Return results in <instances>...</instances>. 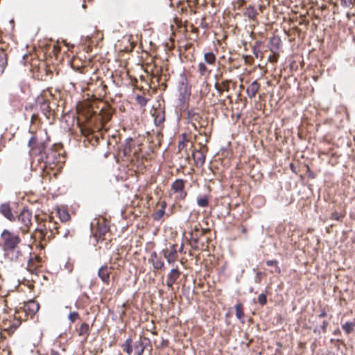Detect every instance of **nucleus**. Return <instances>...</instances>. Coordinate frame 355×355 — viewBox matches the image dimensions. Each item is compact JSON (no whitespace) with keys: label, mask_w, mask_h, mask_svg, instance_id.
Instances as JSON below:
<instances>
[{"label":"nucleus","mask_w":355,"mask_h":355,"mask_svg":"<svg viewBox=\"0 0 355 355\" xmlns=\"http://www.w3.org/2000/svg\"><path fill=\"white\" fill-rule=\"evenodd\" d=\"M28 146L30 148L29 154L32 158L31 166L35 167L43 172L49 173V169L53 170L62 167L65 162L63 155L62 145L55 144L51 148L47 149L50 142V137L46 129L38 128L31 132Z\"/></svg>","instance_id":"nucleus-1"},{"label":"nucleus","mask_w":355,"mask_h":355,"mask_svg":"<svg viewBox=\"0 0 355 355\" xmlns=\"http://www.w3.org/2000/svg\"><path fill=\"white\" fill-rule=\"evenodd\" d=\"M113 111L112 108L105 103L99 110H94L92 107L85 108L80 111V117L84 118L85 125L80 127V130L84 137L87 140L93 138V134L95 130H99L108 122L112 116Z\"/></svg>","instance_id":"nucleus-2"},{"label":"nucleus","mask_w":355,"mask_h":355,"mask_svg":"<svg viewBox=\"0 0 355 355\" xmlns=\"http://www.w3.org/2000/svg\"><path fill=\"white\" fill-rule=\"evenodd\" d=\"M35 220L37 227L31 234V239L35 242H39L42 248L53 239L56 234H61L63 237H66L67 232L61 231L62 225L58 224L54 221L53 217L44 214L42 216L35 215Z\"/></svg>","instance_id":"nucleus-3"},{"label":"nucleus","mask_w":355,"mask_h":355,"mask_svg":"<svg viewBox=\"0 0 355 355\" xmlns=\"http://www.w3.org/2000/svg\"><path fill=\"white\" fill-rule=\"evenodd\" d=\"M39 309L40 304L35 300H29L24 303L23 306L15 309L12 318L3 320V331L8 332L9 335L12 334L23 321L33 318Z\"/></svg>","instance_id":"nucleus-4"},{"label":"nucleus","mask_w":355,"mask_h":355,"mask_svg":"<svg viewBox=\"0 0 355 355\" xmlns=\"http://www.w3.org/2000/svg\"><path fill=\"white\" fill-rule=\"evenodd\" d=\"M1 239L2 249L8 259L15 262H21L24 260V255L19 248V244L21 241L19 235L4 230L1 234Z\"/></svg>","instance_id":"nucleus-5"},{"label":"nucleus","mask_w":355,"mask_h":355,"mask_svg":"<svg viewBox=\"0 0 355 355\" xmlns=\"http://www.w3.org/2000/svg\"><path fill=\"white\" fill-rule=\"evenodd\" d=\"M52 98L51 92L44 90L35 100V104H28L25 106L24 116H27L29 111H37L38 108L41 110L42 113L51 123L55 119V111L51 106L50 98Z\"/></svg>","instance_id":"nucleus-6"},{"label":"nucleus","mask_w":355,"mask_h":355,"mask_svg":"<svg viewBox=\"0 0 355 355\" xmlns=\"http://www.w3.org/2000/svg\"><path fill=\"white\" fill-rule=\"evenodd\" d=\"M189 243L190 246L193 250H204L208 246L205 243L208 241L209 239L205 237V234L210 232L209 229L202 228L200 223H195L194 224L190 225L189 227Z\"/></svg>","instance_id":"nucleus-7"},{"label":"nucleus","mask_w":355,"mask_h":355,"mask_svg":"<svg viewBox=\"0 0 355 355\" xmlns=\"http://www.w3.org/2000/svg\"><path fill=\"white\" fill-rule=\"evenodd\" d=\"M123 155L128 161L135 165L139 164L144 157L141 153V144L132 139L126 140L123 149Z\"/></svg>","instance_id":"nucleus-8"},{"label":"nucleus","mask_w":355,"mask_h":355,"mask_svg":"<svg viewBox=\"0 0 355 355\" xmlns=\"http://www.w3.org/2000/svg\"><path fill=\"white\" fill-rule=\"evenodd\" d=\"M216 62L217 58L215 53L211 51L204 53L203 60L197 65V72L200 77L207 80L212 73V68L216 67Z\"/></svg>","instance_id":"nucleus-9"},{"label":"nucleus","mask_w":355,"mask_h":355,"mask_svg":"<svg viewBox=\"0 0 355 355\" xmlns=\"http://www.w3.org/2000/svg\"><path fill=\"white\" fill-rule=\"evenodd\" d=\"M187 181L183 179H176L171 185L170 193L174 195L176 201L185 200L187 196V191L185 189Z\"/></svg>","instance_id":"nucleus-10"},{"label":"nucleus","mask_w":355,"mask_h":355,"mask_svg":"<svg viewBox=\"0 0 355 355\" xmlns=\"http://www.w3.org/2000/svg\"><path fill=\"white\" fill-rule=\"evenodd\" d=\"M32 212L26 208H23L17 216V221L20 223L19 229L22 234H25L29 232L32 226Z\"/></svg>","instance_id":"nucleus-11"},{"label":"nucleus","mask_w":355,"mask_h":355,"mask_svg":"<svg viewBox=\"0 0 355 355\" xmlns=\"http://www.w3.org/2000/svg\"><path fill=\"white\" fill-rule=\"evenodd\" d=\"M109 232L108 222L105 218H102L97 222L94 236L98 242L103 241L107 239L106 236L109 234Z\"/></svg>","instance_id":"nucleus-12"},{"label":"nucleus","mask_w":355,"mask_h":355,"mask_svg":"<svg viewBox=\"0 0 355 355\" xmlns=\"http://www.w3.org/2000/svg\"><path fill=\"white\" fill-rule=\"evenodd\" d=\"M177 248V244H173L170 245L169 248H166L162 250L161 254L166 259L168 264L173 265L178 260V256Z\"/></svg>","instance_id":"nucleus-13"},{"label":"nucleus","mask_w":355,"mask_h":355,"mask_svg":"<svg viewBox=\"0 0 355 355\" xmlns=\"http://www.w3.org/2000/svg\"><path fill=\"white\" fill-rule=\"evenodd\" d=\"M162 254H157L156 252H152L148 259V262L150 263L155 270H164L165 269V264Z\"/></svg>","instance_id":"nucleus-14"},{"label":"nucleus","mask_w":355,"mask_h":355,"mask_svg":"<svg viewBox=\"0 0 355 355\" xmlns=\"http://www.w3.org/2000/svg\"><path fill=\"white\" fill-rule=\"evenodd\" d=\"M42 259L40 257L34 254L28 260L27 270L32 274H37V270L42 266Z\"/></svg>","instance_id":"nucleus-15"},{"label":"nucleus","mask_w":355,"mask_h":355,"mask_svg":"<svg viewBox=\"0 0 355 355\" xmlns=\"http://www.w3.org/2000/svg\"><path fill=\"white\" fill-rule=\"evenodd\" d=\"M207 150V147L204 146H202L200 149L195 150L193 153L192 156L195 162V165L197 167L202 166L203 164H205Z\"/></svg>","instance_id":"nucleus-16"},{"label":"nucleus","mask_w":355,"mask_h":355,"mask_svg":"<svg viewBox=\"0 0 355 355\" xmlns=\"http://www.w3.org/2000/svg\"><path fill=\"white\" fill-rule=\"evenodd\" d=\"M8 44L0 43V72H4L8 65Z\"/></svg>","instance_id":"nucleus-17"},{"label":"nucleus","mask_w":355,"mask_h":355,"mask_svg":"<svg viewBox=\"0 0 355 355\" xmlns=\"http://www.w3.org/2000/svg\"><path fill=\"white\" fill-rule=\"evenodd\" d=\"M112 270V267H109L107 265H103L99 268L98 271V276L103 284L107 285L110 284Z\"/></svg>","instance_id":"nucleus-18"},{"label":"nucleus","mask_w":355,"mask_h":355,"mask_svg":"<svg viewBox=\"0 0 355 355\" xmlns=\"http://www.w3.org/2000/svg\"><path fill=\"white\" fill-rule=\"evenodd\" d=\"M233 85L235 87L236 83L232 80H224L221 83L216 82L214 87L218 93L221 95L224 92H228L230 89V86Z\"/></svg>","instance_id":"nucleus-19"},{"label":"nucleus","mask_w":355,"mask_h":355,"mask_svg":"<svg viewBox=\"0 0 355 355\" xmlns=\"http://www.w3.org/2000/svg\"><path fill=\"white\" fill-rule=\"evenodd\" d=\"M0 214L9 221L13 222L16 220L9 202L2 203L0 205Z\"/></svg>","instance_id":"nucleus-20"},{"label":"nucleus","mask_w":355,"mask_h":355,"mask_svg":"<svg viewBox=\"0 0 355 355\" xmlns=\"http://www.w3.org/2000/svg\"><path fill=\"white\" fill-rule=\"evenodd\" d=\"M180 275L181 272L179 270L178 267L171 270L166 279V286L168 288H173V284L176 282Z\"/></svg>","instance_id":"nucleus-21"},{"label":"nucleus","mask_w":355,"mask_h":355,"mask_svg":"<svg viewBox=\"0 0 355 355\" xmlns=\"http://www.w3.org/2000/svg\"><path fill=\"white\" fill-rule=\"evenodd\" d=\"M156 126H161L165 121V112L162 109H155L152 113Z\"/></svg>","instance_id":"nucleus-22"},{"label":"nucleus","mask_w":355,"mask_h":355,"mask_svg":"<svg viewBox=\"0 0 355 355\" xmlns=\"http://www.w3.org/2000/svg\"><path fill=\"white\" fill-rule=\"evenodd\" d=\"M92 329V326L88 323L83 322L80 324V327L77 329L78 334L80 337L83 338L84 341H87Z\"/></svg>","instance_id":"nucleus-23"},{"label":"nucleus","mask_w":355,"mask_h":355,"mask_svg":"<svg viewBox=\"0 0 355 355\" xmlns=\"http://www.w3.org/2000/svg\"><path fill=\"white\" fill-rule=\"evenodd\" d=\"M260 84L257 81H253L248 87L246 89V92L248 94V96L250 98H253L257 95V92H259L260 89Z\"/></svg>","instance_id":"nucleus-24"},{"label":"nucleus","mask_w":355,"mask_h":355,"mask_svg":"<svg viewBox=\"0 0 355 355\" xmlns=\"http://www.w3.org/2000/svg\"><path fill=\"white\" fill-rule=\"evenodd\" d=\"M188 119L191 122L193 126L196 130L198 129L196 123H198L200 127L203 126V125L200 123V120L202 119V117L198 113L195 112L193 110H189L188 112Z\"/></svg>","instance_id":"nucleus-25"},{"label":"nucleus","mask_w":355,"mask_h":355,"mask_svg":"<svg viewBox=\"0 0 355 355\" xmlns=\"http://www.w3.org/2000/svg\"><path fill=\"white\" fill-rule=\"evenodd\" d=\"M160 209L155 211L153 214V218L155 220H159L165 214V209L166 207V202L162 201L159 202Z\"/></svg>","instance_id":"nucleus-26"},{"label":"nucleus","mask_w":355,"mask_h":355,"mask_svg":"<svg viewBox=\"0 0 355 355\" xmlns=\"http://www.w3.org/2000/svg\"><path fill=\"white\" fill-rule=\"evenodd\" d=\"M234 309L236 311V318L241 322H244L245 313H244V307L243 304L241 302H239L235 304Z\"/></svg>","instance_id":"nucleus-27"},{"label":"nucleus","mask_w":355,"mask_h":355,"mask_svg":"<svg viewBox=\"0 0 355 355\" xmlns=\"http://www.w3.org/2000/svg\"><path fill=\"white\" fill-rule=\"evenodd\" d=\"M29 114H31V123L32 125H40L41 124V119L39 116L37 111H29L27 116H25V117L27 118Z\"/></svg>","instance_id":"nucleus-28"},{"label":"nucleus","mask_w":355,"mask_h":355,"mask_svg":"<svg viewBox=\"0 0 355 355\" xmlns=\"http://www.w3.org/2000/svg\"><path fill=\"white\" fill-rule=\"evenodd\" d=\"M132 347L135 351L134 355H142L145 349V347L141 338L134 343Z\"/></svg>","instance_id":"nucleus-29"},{"label":"nucleus","mask_w":355,"mask_h":355,"mask_svg":"<svg viewBox=\"0 0 355 355\" xmlns=\"http://www.w3.org/2000/svg\"><path fill=\"white\" fill-rule=\"evenodd\" d=\"M258 12L254 6H249L244 12V15L250 19L255 20Z\"/></svg>","instance_id":"nucleus-30"},{"label":"nucleus","mask_w":355,"mask_h":355,"mask_svg":"<svg viewBox=\"0 0 355 355\" xmlns=\"http://www.w3.org/2000/svg\"><path fill=\"white\" fill-rule=\"evenodd\" d=\"M282 41L281 39L277 36H274L270 38V50L271 51H274L275 50H278L281 46Z\"/></svg>","instance_id":"nucleus-31"},{"label":"nucleus","mask_w":355,"mask_h":355,"mask_svg":"<svg viewBox=\"0 0 355 355\" xmlns=\"http://www.w3.org/2000/svg\"><path fill=\"white\" fill-rule=\"evenodd\" d=\"M121 347L125 352L130 355L133 352L132 339L131 338H127L124 343L122 344Z\"/></svg>","instance_id":"nucleus-32"},{"label":"nucleus","mask_w":355,"mask_h":355,"mask_svg":"<svg viewBox=\"0 0 355 355\" xmlns=\"http://www.w3.org/2000/svg\"><path fill=\"white\" fill-rule=\"evenodd\" d=\"M266 265L268 266H271L274 268L273 270H270V273H277L280 274L281 273V268L278 266V261L277 260H268L266 262Z\"/></svg>","instance_id":"nucleus-33"},{"label":"nucleus","mask_w":355,"mask_h":355,"mask_svg":"<svg viewBox=\"0 0 355 355\" xmlns=\"http://www.w3.org/2000/svg\"><path fill=\"white\" fill-rule=\"evenodd\" d=\"M197 204L200 207H207L209 204V198L208 196L198 197L197 198Z\"/></svg>","instance_id":"nucleus-34"},{"label":"nucleus","mask_w":355,"mask_h":355,"mask_svg":"<svg viewBox=\"0 0 355 355\" xmlns=\"http://www.w3.org/2000/svg\"><path fill=\"white\" fill-rule=\"evenodd\" d=\"M355 323L352 322H347L342 325V329L349 334L354 331Z\"/></svg>","instance_id":"nucleus-35"},{"label":"nucleus","mask_w":355,"mask_h":355,"mask_svg":"<svg viewBox=\"0 0 355 355\" xmlns=\"http://www.w3.org/2000/svg\"><path fill=\"white\" fill-rule=\"evenodd\" d=\"M58 214L59 216L60 219L62 221V223L63 222L67 221L70 218L69 213L65 210L59 209L58 211Z\"/></svg>","instance_id":"nucleus-36"},{"label":"nucleus","mask_w":355,"mask_h":355,"mask_svg":"<svg viewBox=\"0 0 355 355\" xmlns=\"http://www.w3.org/2000/svg\"><path fill=\"white\" fill-rule=\"evenodd\" d=\"M344 217H345L344 214L335 211L331 213L330 219L342 221Z\"/></svg>","instance_id":"nucleus-37"},{"label":"nucleus","mask_w":355,"mask_h":355,"mask_svg":"<svg viewBox=\"0 0 355 355\" xmlns=\"http://www.w3.org/2000/svg\"><path fill=\"white\" fill-rule=\"evenodd\" d=\"M136 101L137 103L141 106H145L147 103V99L141 95H137L136 97Z\"/></svg>","instance_id":"nucleus-38"},{"label":"nucleus","mask_w":355,"mask_h":355,"mask_svg":"<svg viewBox=\"0 0 355 355\" xmlns=\"http://www.w3.org/2000/svg\"><path fill=\"white\" fill-rule=\"evenodd\" d=\"M80 315L78 312L73 311L69 314L68 318L71 322H74L76 320L79 319Z\"/></svg>","instance_id":"nucleus-39"},{"label":"nucleus","mask_w":355,"mask_h":355,"mask_svg":"<svg viewBox=\"0 0 355 355\" xmlns=\"http://www.w3.org/2000/svg\"><path fill=\"white\" fill-rule=\"evenodd\" d=\"M340 4L343 7L349 8L354 6V1L353 0H340Z\"/></svg>","instance_id":"nucleus-40"},{"label":"nucleus","mask_w":355,"mask_h":355,"mask_svg":"<svg viewBox=\"0 0 355 355\" xmlns=\"http://www.w3.org/2000/svg\"><path fill=\"white\" fill-rule=\"evenodd\" d=\"M258 302L261 305L263 306L267 303V297L266 294L261 293L258 297Z\"/></svg>","instance_id":"nucleus-41"},{"label":"nucleus","mask_w":355,"mask_h":355,"mask_svg":"<svg viewBox=\"0 0 355 355\" xmlns=\"http://www.w3.org/2000/svg\"><path fill=\"white\" fill-rule=\"evenodd\" d=\"M169 346V340L168 339H164L162 338L160 344L157 345L156 347L157 349H163L168 347Z\"/></svg>","instance_id":"nucleus-42"},{"label":"nucleus","mask_w":355,"mask_h":355,"mask_svg":"<svg viewBox=\"0 0 355 355\" xmlns=\"http://www.w3.org/2000/svg\"><path fill=\"white\" fill-rule=\"evenodd\" d=\"M100 86L101 87V90L102 92H101L98 95L99 96H105L106 94V89L107 88V85H103L102 82H100Z\"/></svg>","instance_id":"nucleus-43"},{"label":"nucleus","mask_w":355,"mask_h":355,"mask_svg":"<svg viewBox=\"0 0 355 355\" xmlns=\"http://www.w3.org/2000/svg\"><path fill=\"white\" fill-rule=\"evenodd\" d=\"M278 60V55L277 54H273L272 55H270L268 58V61L270 62H277Z\"/></svg>","instance_id":"nucleus-44"},{"label":"nucleus","mask_w":355,"mask_h":355,"mask_svg":"<svg viewBox=\"0 0 355 355\" xmlns=\"http://www.w3.org/2000/svg\"><path fill=\"white\" fill-rule=\"evenodd\" d=\"M158 71H157L156 73L152 71L151 73V76L153 78H156V80L159 83L160 80H161V76H158Z\"/></svg>","instance_id":"nucleus-45"},{"label":"nucleus","mask_w":355,"mask_h":355,"mask_svg":"<svg viewBox=\"0 0 355 355\" xmlns=\"http://www.w3.org/2000/svg\"><path fill=\"white\" fill-rule=\"evenodd\" d=\"M185 146V141L184 140L182 141H180L178 142V148H179V150H182Z\"/></svg>","instance_id":"nucleus-46"},{"label":"nucleus","mask_w":355,"mask_h":355,"mask_svg":"<svg viewBox=\"0 0 355 355\" xmlns=\"http://www.w3.org/2000/svg\"><path fill=\"white\" fill-rule=\"evenodd\" d=\"M328 325V322L327 321H324L322 322V325L321 327L322 331L324 333L327 331V327Z\"/></svg>","instance_id":"nucleus-47"},{"label":"nucleus","mask_w":355,"mask_h":355,"mask_svg":"<svg viewBox=\"0 0 355 355\" xmlns=\"http://www.w3.org/2000/svg\"><path fill=\"white\" fill-rule=\"evenodd\" d=\"M49 355H61L58 351H55L54 349H51L49 352Z\"/></svg>","instance_id":"nucleus-48"},{"label":"nucleus","mask_w":355,"mask_h":355,"mask_svg":"<svg viewBox=\"0 0 355 355\" xmlns=\"http://www.w3.org/2000/svg\"><path fill=\"white\" fill-rule=\"evenodd\" d=\"M87 68L85 66L78 68V70H79V71L82 73H85V70H87Z\"/></svg>","instance_id":"nucleus-49"},{"label":"nucleus","mask_w":355,"mask_h":355,"mask_svg":"<svg viewBox=\"0 0 355 355\" xmlns=\"http://www.w3.org/2000/svg\"><path fill=\"white\" fill-rule=\"evenodd\" d=\"M60 51V47L54 45V46H53V51H54V53H55L57 51Z\"/></svg>","instance_id":"nucleus-50"},{"label":"nucleus","mask_w":355,"mask_h":355,"mask_svg":"<svg viewBox=\"0 0 355 355\" xmlns=\"http://www.w3.org/2000/svg\"><path fill=\"white\" fill-rule=\"evenodd\" d=\"M326 315V312L325 311H322L320 314H319V317L320 318H323Z\"/></svg>","instance_id":"nucleus-51"},{"label":"nucleus","mask_w":355,"mask_h":355,"mask_svg":"<svg viewBox=\"0 0 355 355\" xmlns=\"http://www.w3.org/2000/svg\"><path fill=\"white\" fill-rule=\"evenodd\" d=\"M183 249H184V245H183V244H182L178 251H179L180 253H182V252H183Z\"/></svg>","instance_id":"nucleus-52"},{"label":"nucleus","mask_w":355,"mask_h":355,"mask_svg":"<svg viewBox=\"0 0 355 355\" xmlns=\"http://www.w3.org/2000/svg\"><path fill=\"white\" fill-rule=\"evenodd\" d=\"M28 58V55L26 54L23 56V60H26Z\"/></svg>","instance_id":"nucleus-53"},{"label":"nucleus","mask_w":355,"mask_h":355,"mask_svg":"<svg viewBox=\"0 0 355 355\" xmlns=\"http://www.w3.org/2000/svg\"><path fill=\"white\" fill-rule=\"evenodd\" d=\"M115 259H116V261H119L121 259V257L119 254H117V257Z\"/></svg>","instance_id":"nucleus-54"},{"label":"nucleus","mask_w":355,"mask_h":355,"mask_svg":"<svg viewBox=\"0 0 355 355\" xmlns=\"http://www.w3.org/2000/svg\"><path fill=\"white\" fill-rule=\"evenodd\" d=\"M3 72H0V75H1V74H3Z\"/></svg>","instance_id":"nucleus-55"}]
</instances>
